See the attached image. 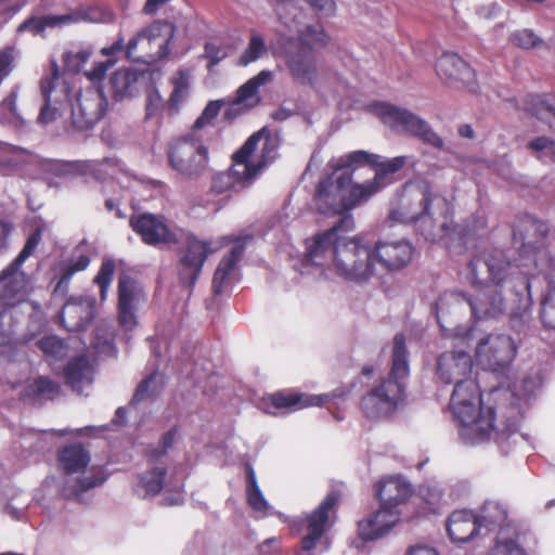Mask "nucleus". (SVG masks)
<instances>
[{
  "mask_svg": "<svg viewBox=\"0 0 555 555\" xmlns=\"http://www.w3.org/2000/svg\"><path fill=\"white\" fill-rule=\"evenodd\" d=\"M40 91L44 103L38 115V121L42 125L54 121L65 108L70 107L73 126L78 130H87L107 112V98L99 87L81 91L76 101L72 102L70 85L57 74L56 67L51 76L41 79Z\"/></svg>",
  "mask_w": 555,
  "mask_h": 555,
  "instance_id": "obj_6",
  "label": "nucleus"
},
{
  "mask_svg": "<svg viewBox=\"0 0 555 555\" xmlns=\"http://www.w3.org/2000/svg\"><path fill=\"white\" fill-rule=\"evenodd\" d=\"M374 492L380 505L397 509L399 504L411 496L412 486L401 476H390L377 482Z\"/></svg>",
  "mask_w": 555,
  "mask_h": 555,
  "instance_id": "obj_32",
  "label": "nucleus"
},
{
  "mask_svg": "<svg viewBox=\"0 0 555 555\" xmlns=\"http://www.w3.org/2000/svg\"><path fill=\"white\" fill-rule=\"evenodd\" d=\"M92 54L93 49L89 44L73 46L62 56L65 70L72 74L81 73Z\"/></svg>",
  "mask_w": 555,
  "mask_h": 555,
  "instance_id": "obj_43",
  "label": "nucleus"
},
{
  "mask_svg": "<svg viewBox=\"0 0 555 555\" xmlns=\"http://www.w3.org/2000/svg\"><path fill=\"white\" fill-rule=\"evenodd\" d=\"M95 298L93 296H72L65 302L60 318L68 331L85 330L95 317Z\"/></svg>",
  "mask_w": 555,
  "mask_h": 555,
  "instance_id": "obj_25",
  "label": "nucleus"
},
{
  "mask_svg": "<svg viewBox=\"0 0 555 555\" xmlns=\"http://www.w3.org/2000/svg\"><path fill=\"white\" fill-rule=\"evenodd\" d=\"M150 80L151 74L147 72L121 68L112 74L109 85L114 99L122 101L134 96Z\"/></svg>",
  "mask_w": 555,
  "mask_h": 555,
  "instance_id": "obj_30",
  "label": "nucleus"
},
{
  "mask_svg": "<svg viewBox=\"0 0 555 555\" xmlns=\"http://www.w3.org/2000/svg\"><path fill=\"white\" fill-rule=\"evenodd\" d=\"M246 495L249 506L257 513L266 515L270 508L264 499L256 478V473L251 465H246Z\"/></svg>",
  "mask_w": 555,
  "mask_h": 555,
  "instance_id": "obj_44",
  "label": "nucleus"
},
{
  "mask_svg": "<svg viewBox=\"0 0 555 555\" xmlns=\"http://www.w3.org/2000/svg\"><path fill=\"white\" fill-rule=\"evenodd\" d=\"M203 197H196V196H190L189 203L191 206V209L195 211L196 208H204V209H211L212 211H217L219 208L216 206L215 203H211L209 199Z\"/></svg>",
  "mask_w": 555,
  "mask_h": 555,
  "instance_id": "obj_64",
  "label": "nucleus"
},
{
  "mask_svg": "<svg viewBox=\"0 0 555 555\" xmlns=\"http://www.w3.org/2000/svg\"><path fill=\"white\" fill-rule=\"evenodd\" d=\"M26 295V278L21 268L11 262L0 272V305L12 307L21 302Z\"/></svg>",
  "mask_w": 555,
  "mask_h": 555,
  "instance_id": "obj_33",
  "label": "nucleus"
},
{
  "mask_svg": "<svg viewBox=\"0 0 555 555\" xmlns=\"http://www.w3.org/2000/svg\"><path fill=\"white\" fill-rule=\"evenodd\" d=\"M410 375L408 350L403 334H396L391 369L386 378L375 385L361 401V409L372 420L390 416L404 401L405 382Z\"/></svg>",
  "mask_w": 555,
  "mask_h": 555,
  "instance_id": "obj_9",
  "label": "nucleus"
},
{
  "mask_svg": "<svg viewBox=\"0 0 555 555\" xmlns=\"http://www.w3.org/2000/svg\"><path fill=\"white\" fill-rule=\"evenodd\" d=\"M353 229L352 215H345L332 228L306 240V254L298 267L300 275L321 280L335 273L354 283L375 276L372 244L360 235H345Z\"/></svg>",
  "mask_w": 555,
  "mask_h": 555,
  "instance_id": "obj_3",
  "label": "nucleus"
},
{
  "mask_svg": "<svg viewBox=\"0 0 555 555\" xmlns=\"http://www.w3.org/2000/svg\"><path fill=\"white\" fill-rule=\"evenodd\" d=\"M298 42V48L312 50L313 47H325L328 42V36L321 24H312L299 30Z\"/></svg>",
  "mask_w": 555,
  "mask_h": 555,
  "instance_id": "obj_48",
  "label": "nucleus"
},
{
  "mask_svg": "<svg viewBox=\"0 0 555 555\" xmlns=\"http://www.w3.org/2000/svg\"><path fill=\"white\" fill-rule=\"evenodd\" d=\"M92 345L100 353H106V354H114L115 348L113 345V340L111 336H106L104 338L100 337L99 334H96L94 340L92 341Z\"/></svg>",
  "mask_w": 555,
  "mask_h": 555,
  "instance_id": "obj_62",
  "label": "nucleus"
},
{
  "mask_svg": "<svg viewBox=\"0 0 555 555\" xmlns=\"http://www.w3.org/2000/svg\"><path fill=\"white\" fill-rule=\"evenodd\" d=\"M454 338L457 349L446 351L437 358L435 374L441 383L454 384L450 408L457 422L460 438L464 443L474 446L487 441L494 431L498 444L507 451L517 443L518 438L526 440V436L518 433L520 406L513 403L505 421L494 426V411L491 406L482 405L479 387L472 378V356L462 348L469 345L473 331L457 328Z\"/></svg>",
  "mask_w": 555,
  "mask_h": 555,
  "instance_id": "obj_1",
  "label": "nucleus"
},
{
  "mask_svg": "<svg viewBox=\"0 0 555 555\" xmlns=\"http://www.w3.org/2000/svg\"><path fill=\"white\" fill-rule=\"evenodd\" d=\"M60 386L48 377H38L29 383L23 391L24 398L33 399L35 402L52 400L57 396Z\"/></svg>",
  "mask_w": 555,
  "mask_h": 555,
  "instance_id": "obj_42",
  "label": "nucleus"
},
{
  "mask_svg": "<svg viewBox=\"0 0 555 555\" xmlns=\"http://www.w3.org/2000/svg\"><path fill=\"white\" fill-rule=\"evenodd\" d=\"M547 233L545 222L532 216H522L513 227V244L521 257L532 259L535 269L547 283L539 314L545 328L555 330V237L546 247H542Z\"/></svg>",
  "mask_w": 555,
  "mask_h": 555,
  "instance_id": "obj_7",
  "label": "nucleus"
},
{
  "mask_svg": "<svg viewBox=\"0 0 555 555\" xmlns=\"http://www.w3.org/2000/svg\"><path fill=\"white\" fill-rule=\"evenodd\" d=\"M398 521V509L380 505L358 522V534L363 541H375L388 534Z\"/></svg>",
  "mask_w": 555,
  "mask_h": 555,
  "instance_id": "obj_26",
  "label": "nucleus"
},
{
  "mask_svg": "<svg viewBox=\"0 0 555 555\" xmlns=\"http://www.w3.org/2000/svg\"><path fill=\"white\" fill-rule=\"evenodd\" d=\"M95 11L92 9L88 10H76L66 14H43L33 15L26 18L17 27V33H29L35 37L47 38V31L49 29H61L65 26L76 24L79 22H98L99 18L94 15Z\"/></svg>",
  "mask_w": 555,
  "mask_h": 555,
  "instance_id": "obj_21",
  "label": "nucleus"
},
{
  "mask_svg": "<svg viewBox=\"0 0 555 555\" xmlns=\"http://www.w3.org/2000/svg\"><path fill=\"white\" fill-rule=\"evenodd\" d=\"M521 107L555 131V95L528 94Z\"/></svg>",
  "mask_w": 555,
  "mask_h": 555,
  "instance_id": "obj_36",
  "label": "nucleus"
},
{
  "mask_svg": "<svg viewBox=\"0 0 555 555\" xmlns=\"http://www.w3.org/2000/svg\"><path fill=\"white\" fill-rule=\"evenodd\" d=\"M115 273V262L112 259H104L98 274L94 278V283L100 288V298L102 301L106 300L108 288L112 284Z\"/></svg>",
  "mask_w": 555,
  "mask_h": 555,
  "instance_id": "obj_54",
  "label": "nucleus"
},
{
  "mask_svg": "<svg viewBox=\"0 0 555 555\" xmlns=\"http://www.w3.org/2000/svg\"><path fill=\"white\" fill-rule=\"evenodd\" d=\"M173 90L169 98V105L178 107L188 96L190 86V73L185 69H180L172 78Z\"/></svg>",
  "mask_w": 555,
  "mask_h": 555,
  "instance_id": "obj_53",
  "label": "nucleus"
},
{
  "mask_svg": "<svg viewBox=\"0 0 555 555\" xmlns=\"http://www.w3.org/2000/svg\"><path fill=\"white\" fill-rule=\"evenodd\" d=\"M486 228L487 220L485 216L476 215L466 224L457 225L455 232L464 244H468L472 237L483 235Z\"/></svg>",
  "mask_w": 555,
  "mask_h": 555,
  "instance_id": "obj_52",
  "label": "nucleus"
},
{
  "mask_svg": "<svg viewBox=\"0 0 555 555\" xmlns=\"http://www.w3.org/2000/svg\"><path fill=\"white\" fill-rule=\"evenodd\" d=\"M38 348L46 354L52 358L61 359L66 356L67 348L65 343L57 336H47L38 340Z\"/></svg>",
  "mask_w": 555,
  "mask_h": 555,
  "instance_id": "obj_55",
  "label": "nucleus"
},
{
  "mask_svg": "<svg viewBox=\"0 0 555 555\" xmlns=\"http://www.w3.org/2000/svg\"><path fill=\"white\" fill-rule=\"evenodd\" d=\"M125 48L124 38L120 36L112 46L102 49V54L107 56L106 61L94 62L90 69L83 72V75L91 82H99L104 79L107 70L116 63L112 56Z\"/></svg>",
  "mask_w": 555,
  "mask_h": 555,
  "instance_id": "obj_41",
  "label": "nucleus"
},
{
  "mask_svg": "<svg viewBox=\"0 0 555 555\" xmlns=\"http://www.w3.org/2000/svg\"><path fill=\"white\" fill-rule=\"evenodd\" d=\"M177 428L165 433L158 444L146 450L149 468L139 474L133 485V491L142 499L153 498L160 493L165 487L167 466L160 461L172 448L177 436Z\"/></svg>",
  "mask_w": 555,
  "mask_h": 555,
  "instance_id": "obj_14",
  "label": "nucleus"
},
{
  "mask_svg": "<svg viewBox=\"0 0 555 555\" xmlns=\"http://www.w3.org/2000/svg\"><path fill=\"white\" fill-rule=\"evenodd\" d=\"M450 202L424 179L404 184L398 203L391 205L389 219L413 224L427 241L450 235Z\"/></svg>",
  "mask_w": 555,
  "mask_h": 555,
  "instance_id": "obj_5",
  "label": "nucleus"
},
{
  "mask_svg": "<svg viewBox=\"0 0 555 555\" xmlns=\"http://www.w3.org/2000/svg\"><path fill=\"white\" fill-rule=\"evenodd\" d=\"M522 276H529L518 271L505 251L499 248H488L476 254L467 263V280L478 288L474 294L463 292H446L435 305L437 321L443 332L441 318L450 306L461 308L467 306L475 320H496L504 315L512 305L514 297L509 287Z\"/></svg>",
  "mask_w": 555,
  "mask_h": 555,
  "instance_id": "obj_2",
  "label": "nucleus"
},
{
  "mask_svg": "<svg viewBox=\"0 0 555 555\" xmlns=\"http://www.w3.org/2000/svg\"><path fill=\"white\" fill-rule=\"evenodd\" d=\"M278 149V138L266 129L254 133L233 155L232 167L212 175L210 192L222 194L249 184L266 166L275 160Z\"/></svg>",
  "mask_w": 555,
  "mask_h": 555,
  "instance_id": "obj_8",
  "label": "nucleus"
},
{
  "mask_svg": "<svg viewBox=\"0 0 555 555\" xmlns=\"http://www.w3.org/2000/svg\"><path fill=\"white\" fill-rule=\"evenodd\" d=\"M487 555H528V553L519 544L518 533L516 535L506 534V530L502 529Z\"/></svg>",
  "mask_w": 555,
  "mask_h": 555,
  "instance_id": "obj_47",
  "label": "nucleus"
},
{
  "mask_svg": "<svg viewBox=\"0 0 555 555\" xmlns=\"http://www.w3.org/2000/svg\"><path fill=\"white\" fill-rule=\"evenodd\" d=\"M66 384L76 392L82 393L93 380V370L86 356L72 359L65 369Z\"/></svg>",
  "mask_w": 555,
  "mask_h": 555,
  "instance_id": "obj_37",
  "label": "nucleus"
},
{
  "mask_svg": "<svg viewBox=\"0 0 555 555\" xmlns=\"http://www.w3.org/2000/svg\"><path fill=\"white\" fill-rule=\"evenodd\" d=\"M327 396H311L297 392H276L262 403L266 413L278 415L284 410L296 411L307 406L322 405Z\"/></svg>",
  "mask_w": 555,
  "mask_h": 555,
  "instance_id": "obj_29",
  "label": "nucleus"
},
{
  "mask_svg": "<svg viewBox=\"0 0 555 555\" xmlns=\"http://www.w3.org/2000/svg\"><path fill=\"white\" fill-rule=\"evenodd\" d=\"M377 154H371L365 151H354L338 157L339 167H352L353 170L361 165L370 164L375 169V177L372 181L361 183L362 185H372L374 194L384 185L388 175L399 171L409 160V156H397L390 159L380 160Z\"/></svg>",
  "mask_w": 555,
  "mask_h": 555,
  "instance_id": "obj_20",
  "label": "nucleus"
},
{
  "mask_svg": "<svg viewBox=\"0 0 555 555\" xmlns=\"http://www.w3.org/2000/svg\"><path fill=\"white\" fill-rule=\"evenodd\" d=\"M228 52L224 48L217 46L211 42H207L205 44V53L204 57L209 61L208 68L211 69L212 66L217 65L223 59H225Z\"/></svg>",
  "mask_w": 555,
  "mask_h": 555,
  "instance_id": "obj_59",
  "label": "nucleus"
},
{
  "mask_svg": "<svg viewBox=\"0 0 555 555\" xmlns=\"http://www.w3.org/2000/svg\"><path fill=\"white\" fill-rule=\"evenodd\" d=\"M119 170L118 160L64 162L41 158L27 150L0 142V176H28L43 179L49 188H60L61 179L79 175H89L96 180L116 178Z\"/></svg>",
  "mask_w": 555,
  "mask_h": 555,
  "instance_id": "obj_4",
  "label": "nucleus"
},
{
  "mask_svg": "<svg viewBox=\"0 0 555 555\" xmlns=\"http://www.w3.org/2000/svg\"><path fill=\"white\" fill-rule=\"evenodd\" d=\"M21 446L23 448H29L34 451H42L47 448L41 434L36 430H30L22 437Z\"/></svg>",
  "mask_w": 555,
  "mask_h": 555,
  "instance_id": "obj_61",
  "label": "nucleus"
},
{
  "mask_svg": "<svg viewBox=\"0 0 555 555\" xmlns=\"http://www.w3.org/2000/svg\"><path fill=\"white\" fill-rule=\"evenodd\" d=\"M480 530L478 515L472 509H456L447 521V532L453 543L469 542Z\"/></svg>",
  "mask_w": 555,
  "mask_h": 555,
  "instance_id": "obj_31",
  "label": "nucleus"
},
{
  "mask_svg": "<svg viewBox=\"0 0 555 555\" xmlns=\"http://www.w3.org/2000/svg\"><path fill=\"white\" fill-rule=\"evenodd\" d=\"M305 2L324 17L333 16L337 9L335 0H305Z\"/></svg>",
  "mask_w": 555,
  "mask_h": 555,
  "instance_id": "obj_60",
  "label": "nucleus"
},
{
  "mask_svg": "<svg viewBox=\"0 0 555 555\" xmlns=\"http://www.w3.org/2000/svg\"><path fill=\"white\" fill-rule=\"evenodd\" d=\"M532 280L529 276H522L518 282L509 287L511 295L514 297L509 306V324L513 331L518 334H525L532 321L531 296Z\"/></svg>",
  "mask_w": 555,
  "mask_h": 555,
  "instance_id": "obj_23",
  "label": "nucleus"
},
{
  "mask_svg": "<svg viewBox=\"0 0 555 555\" xmlns=\"http://www.w3.org/2000/svg\"><path fill=\"white\" fill-rule=\"evenodd\" d=\"M40 240H41V233L39 231H36L28 236L23 249L17 255V257L12 261L14 268H21L23 266V263L26 261V259L37 248V246L40 243Z\"/></svg>",
  "mask_w": 555,
  "mask_h": 555,
  "instance_id": "obj_58",
  "label": "nucleus"
},
{
  "mask_svg": "<svg viewBox=\"0 0 555 555\" xmlns=\"http://www.w3.org/2000/svg\"><path fill=\"white\" fill-rule=\"evenodd\" d=\"M477 515L480 529L485 528L487 531L498 529V533L505 529L506 534L512 535L518 533L515 525L508 519L506 505L501 502L486 501Z\"/></svg>",
  "mask_w": 555,
  "mask_h": 555,
  "instance_id": "obj_34",
  "label": "nucleus"
},
{
  "mask_svg": "<svg viewBox=\"0 0 555 555\" xmlns=\"http://www.w3.org/2000/svg\"><path fill=\"white\" fill-rule=\"evenodd\" d=\"M222 247L218 241H202L189 235L178 253L177 271L180 283L192 289L208 256Z\"/></svg>",
  "mask_w": 555,
  "mask_h": 555,
  "instance_id": "obj_16",
  "label": "nucleus"
},
{
  "mask_svg": "<svg viewBox=\"0 0 555 555\" xmlns=\"http://www.w3.org/2000/svg\"><path fill=\"white\" fill-rule=\"evenodd\" d=\"M57 462L65 477L62 492L67 499L83 502L86 494L106 479L101 467L90 465V451L81 443L65 446L57 454Z\"/></svg>",
  "mask_w": 555,
  "mask_h": 555,
  "instance_id": "obj_11",
  "label": "nucleus"
},
{
  "mask_svg": "<svg viewBox=\"0 0 555 555\" xmlns=\"http://www.w3.org/2000/svg\"><path fill=\"white\" fill-rule=\"evenodd\" d=\"M221 107L222 101H210L204 108L201 116L196 119L194 124V130L202 129L205 126L209 125L218 116Z\"/></svg>",
  "mask_w": 555,
  "mask_h": 555,
  "instance_id": "obj_57",
  "label": "nucleus"
},
{
  "mask_svg": "<svg viewBox=\"0 0 555 555\" xmlns=\"http://www.w3.org/2000/svg\"><path fill=\"white\" fill-rule=\"evenodd\" d=\"M372 249L375 268L378 264L388 272H396L405 268L411 262L414 254L411 242L404 238L379 240L372 244Z\"/></svg>",
  "mask_w": 555,
  "mask_h": 555,
  "instance_id": "obj_22",
  "label": "nucleus"
},
{
  "mask_svg": "<svg viewBox=\"0 0 555 555\" xmlns=\"http://www.w3.org/2000/svg\"><path fill=\"white\" fill-rule=\"evenodd\" d=\"M511 41L522 49L534 48L542 42V40L530 29H522L512 34Z\"/></svg>",
  "mask_w": 555,
  "mask_h": 555,
  "instance_id": "obj_56",
  "label": "nucleus"
},
{
  "mask_svg": "<svg viewBox=\"0 0 555 555\" xmlns=\"http://www.w3.org/2000/svg\"><path fill=\"white\" fill-rule=\"evenodd\" d=\"M375 111L380 120L396 132L411 135L433 147L444 150L443 139L430 124L410 109L389 103H378Z\"/></svg>",
  "mask_w": 555,
  "mask_h": 555,
  "instance_id": "obj_12",
  "label": "nucleus"
},
{
  "mask_svg": "<svg viewBox=\"0 0 555 555\" xmlns=\"http://www.w3.org/2000/svg\"><path fill=\"white\" fill-rule=\"evenodd\" d=\"M160 387L162 378L158 373H151L138 385L135 392L129 403V409L137 410L139 404L156 396Z\"/></svg>",
  "mask_w": 555,
  "mask_h": 555,
  "instance_id": "obj_46",
  "label": "nucleus"
},
{
  "mask_svg": "<svg viewBox=\"0 0 555 555\" xmlns=\"http://www.w3.org/2000/svg\"><path fill=\"white\" fill-rule=\"evenodd\" d=\"M90 264V258L88 255L81 254L77 257H73L68 262L62 266L61 276L55 285L54 292L60 294H66L68 291L72 278L80 271L86 270Z\"/></svg>",
  "mask_w": 555,
  "mask_h": 555,
  "instance_id": "obj_45",
  "label": "nucleus"
},
{
  "mask_svg": "<svg viewBox=\"0 0 555 555\" xmlns=\"http://www.w3.org/2000/svg\"><path fill=\"white\" fill-rule=\"evenodd\" d=\"M287 67L292 78L305 86L315 87L319 78L317 59L311 49L298 48L287 54Z\"/></svg>",
  "mask_w": 555,
  "mask_h": 555,
  "instance_id": "obj_28",
  "label": "nucleus"
},
{
  "mask_svg": "<svg viewBox=\"0 0 555 555\" xmlns=\"http://www.w3.org/2000/svg\"><path fill=\"white\" fill-rule=\"evenodd\" d=\"M516 341L506 334H489L478 340L475 347L477 363L485 370L503 375L517 354Z\"/></svg>",
  "mask_w": 555,
  "mask_h": 555,
  "instance_id": "obj_15",
  "label": "nucleus"
},
{
  "mask_svg": "<svg viewBox=\"0 0 555 555\" xmlns=\"http://www.w3.org/2000/svg\"><path fill=\"white\" fill-rule=\"evenodd\" d=\"M467 483L459 481L446 488L438 481H430L420 488V495L428 505L436 507L459 500L467 492Z\"/></svg>",
  "mask_w": 555,
  "mask_h": 555,
  "instance_id": "obj_35",
  "label": "nucleus"
},
{
  "mask_svg": "<svg viewBox=\"0 0 555 555\" xmlns=\"http://www.w3.org/2000/svg\"><path fill=\"white\" fill-rule=\"evenodd\" d=\"M543 385V375L540 369H532L513 385L512 395L519 401L529 402L535 397Z\"/></svg>",
  "mask_w": 555,
  "mask_h": 555,
  "instance_id": "obj_39",
  "label": "nucleus"
},
{
  "mask_svg": "<svg viewBox=\"0 0 555 555\" xmlns=\"http://www.w3.org/2000/svg\"><path fill=\"white\" fill-rule=\"evenodd\" d=\"M501 12V5L493 1L489 4H486V5H480L476 9V13L482 17V18H487V20H490V18H493V17H496Z\"/></svg>",
  "mask_w": 555,
  "mask_h": 555,
  "instance_id": "obj_63",
  "label": "nucleus"
},
{
  "mask_svg": "<svg viewBox=\"0 0 555 555\" xmlns=\"http://www.w3.org/2000/svg\"><path fill=\"white\" fill-rule=\"evenodd\" d=\"M279 21L291 30H295L301 23L302 7L300 0H272Z\"/></svg>",
  "mask_w": 555,
  "mask_h": 555,
  "instance_id": "obj_40",
  "label": "nucleus"
},
{
  "mask_svg": "<svg viewBox=\"0 0 555 555\" xmlns=\"http://www.w3.org/2000/svg\"><path fill=\"white\" fill-rule=\"evenodd\" d=\"M117 319L121 328L132 331L138 325V310L146 304L147 296L142 285L129 275L119 276Z\"/></svg>",
  "mask_w": 555,
  "mask_h": 555,
  "instance_id": "obj_19",
  "label": "nucleus"
},
{
  "mask_svg": "<svg viewBox=\"0 0 555 555\" xmlns=\"http://www.w3.org/2000/svg\"><path fill=\"white\" fill-rule=\"evenodd\" d=\"M175 30L176 27L169 22H153L128 41L127 56L146 63L164 60L170 52L169 43L175 36Z\"/></svg>",
  "mask_w": 555,
  "mask_h": 555,
  "instance_id": "obj_13",
  "label": "nucleus"
},
{
  "mask_svg": "<svg viewBox=\"0 0 555 555\" xmlns=\"http://www.w3.org/2000/svg\"><path fill=\"white\" fill-rule=\"evenodd\" d=\"M528 149L544 164L555 162V141L548 137L542 135L531 140L528 143Z\"/></svg>",
  "mask_w": 555,
  "mask_h": 555,
  "instance_id": "obj_51",
  "label": "nucleus"
},
{
  "mask_svg": "<svg viewBox=\"0 0 555 555\" xmlns=\"http://www.w3.org/2000/svg\"><path fill=\"white\" fill-rule=\"evenodd\" d=\"M338 163V157L328 163L332 175L319 182L314 201L320 214L341 215V219L350 215L347 211L367 202L374 195V188L352 183L353 168L339 167Z\"/></svg>",
  "mask_w": 555,
  "mask_h": 555,
  "instance_id": "obj_10",
  "label": "nucleus"
},
{
  "mask_svg": "<svg viewBox=\"0 0 555 555\" xmlns=\"http://www.w3.org/2000/svg\"><path fill=\"white\" fill-rule=\"evenodd\" d=\"M437 76L448 86L459 83L467 87L470 92L476 91L475 72L469 64L457 53L446 51L435 64Z\"/></svg>",
  "mask_w": 555,
  "mask_h": 555,
  "instance_id": "obj_24",
  "label": "nucleus"
},
{
  "mask_svg": "<svg viewBox=\"0 0 555 555\" xmlns=\"http://www.w3.org/2000/svg\"><path fill=\"white\" fill-rule=\"evenodd\" d=\"M253 240V235L244 233L238 236L225 235L219 238L223 245L233 243L229 255L224 256L212 278V292L215 295L223 294L230 286L237 283L241 279L238 262L245 251L246 245Z\"/></svg>",
  "mask_w": 555,
  "mask_h": 555,
  "instance_id": "obj_18",
  "label": "nucleus"
},
{
  "mask_svg": "<svg viewBox=\"0 0 555 555\" xmlns=\"http://www.w3.org/2000/svg\"><path fill=\"white\" fill-rule=\"evenodd\" d=\"M145 88V118H159L165 108V101L154 81L151 79Z\"/></svg>",
  "mask_w": 555,
  "mask_h": 555,
  "instance_id": "obj_49",
  "label": "nucleus"
},
{
  "mask_svg": "<svg viewBox=\"0 0 555 555\" xmlns=\"http://www.w3.org/2000/svg\"><path fill=\"white\" fill-rule=\"evenodd\" d=\"M131 229L141 236L142 241L152 246L160 243H170L175 240L162 217L144 212L132 215L129 220Z\"/></svg>",
  "mask_w": 555,
  "mask_h": 555,
  "instance_id": "obj_27",
  "label": "nucleus"
},
{
  "mask_svg": "<svg viewBox=\"0 0 555 555\" xmlns=\"http://www.w3.org/2000/svg\"><path fill=\"white\" fill-rule=\"evenodd\" d=\"M168 160L178 173L196 180L208 170V149L193 137H188L171 144Z\"/></svg>",
  "mask_w": 555,
  "mask_h": 555,
  "instance_id": "obj_17",
  "label": "nucleus"
},
{
  "mask_svg": "<svg viewBox=\"0 0 555 555\" xmlns=\"http://www.w3.org/2000/svg\"><path fill=\"white\" fill-rule=\"evenodd\" d=\"M272 77L271 72L261 70L257 76L249 79L243 86H241L236 92V99L225 112V118L230 119L233 117L234 111L237 106L245 105L247 101L256 96L259 87L268 82Z\"/></svg>",
  "mask_w": 555,
  "mask_h": 555,
  "instance_id": "obj_38",
  "label": "nucleus"
},
{
  "mask_svg": "<svg viewBox=\"0 0 555 555\" xmlns=\"http://www.w3.org/2000/svg\"><path fill=\"white\" fill-rule=\"evenodd\" d=\"M267 52L266 42L260 34L251 31L250 40L240 56L237 64L240 66H247L253 62L259 60Z\"/></svg>",
  "mask_w": 555,
  "mask_h": 555,
  "instance_id": "obj_50",
  "label": "nucleus"
}]
</instances>
